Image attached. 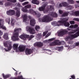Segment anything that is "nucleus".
Masks as SVG:
<instances>
[{"mask_svg":"<svg viewBox=\"0 0 79 79\" xmlns=\"http://www.w3.org/2000/svg\"><path fill=\"white\" fill-rule=\"evenodd\" d=\"M25 8H31V4H28L26 6H25Z\"/></svg>","mask_w":79,"mask_h":79,"instance_id":"obj_30","label":"nucleus"},{"mask_svg":"<svg viewBox=\"0 0 79 79\" xmlns=\"http://www.w3.org/2000/svg\"><path fill=\"white\" fill-rule=\"evenodd\" d=\"M62 6H64L65 7H66V6H68V3H67V2H62Z\"/></svg>","mask_w":79,"mask_h":79,"instance_id":"obj_28","label":"nucleus"},{"mask_svg":"<svg viewBox=\"0 0 79 79\" xmlns=\"http://www.w3.org/2000/svg\"><path fill=\"white\" fill-rule=\"evenodd\" d=\"M74 35V34L72 35H70L69 36L67 37L66 38V39H75V38H76V37H75L74 36H72V35Z\"/></svg>","mask_w":79,"mask_h":79,"instance_id":"obj_20","label":"nucleus"},{"mask_svg":"<svg viewBox=\"0 0 79 79\" xmlns=\"http://www.w3.org/2000/svg\"><path fill=\"white\" fill-rule=\"evenodd\" d=\"M16 75L17 74V72L16 73Z\"/></svg>","mask_w":79,"mask_h":79,"instance_id":"obj_64","label":"nucleus"},{"mask_svg":"<svg viewBox=\"0 0 79 79\" xmlns=\"http://www.w3.org/2000/svg\"><path fill=\"white\" fill-rule=\"evenodd\" d=\"M67 29L68 31H71V29H69V28H67Z\"/></svg>","mask_w":79,"mask_h":79,"instance_id":"obj_60","label":"nucleus"},{"mask_svg":"<svg viewBox=\"0 0 79 79\" xmlns=\"http://www.w3.org/2000/svg\"><path fill=\"white\" fill-rule=\"evenodd\" d=\"M2 76L3 78H4V79H7V78H8L9 77H10V76L8 75H5L4 73H3L2 74Z\"/></svg>","mask_w":79,"mask_h":79,"instance_id":"obj_21","label":"nucleus"},{"mask_svg":"<svg viewBox=\"0 0 79 79\" xmlns=\"http://www.w3.org/2000/svg\"><path fill=\"white\" fill-rule=\"evenodd\" d=\"M6 13L7 15L12 16L15 14V11L14 10H10L6 11Z\"/></svg>","mask_w":79,"mask_h":79,"instance_id":"obj_11","label":"nucleus"},{"mask_svg":"<svg viewBox=\"0 0 79 79\" xmlns=\"http://www.w3.org/2000/svg\"><path fill=\"white\" fill-rule=\"evenodd\" d=\"M68 32V31L66 30H63L57 33L58 36H63L65 34V33Z\"/></svg>","mask_w":79,"mask_h":79,"instance_id":"obj_10","label":"nucleus"},{"mask_svg":"<svg viewBox=\"0 0 79 79\" xmlns=\"http://www.w3.org/2000/svg\"><path fill=\"white\" fill-rule=\"evenodd\" d=\"M75 7L76 8H79V6H78V5H75Z\"/></svg>","mask_w":79,"mask_h":79,"instance_id":"obj_49","label":"nucleus"},{"mask_svg":"<svg viewBox=\"0 0 79 79\" xmlns=\"http://www.w3.org/2000/svg\"><path fill=\"white\" fill-rule=\"evenodd\" d=\"M33 52V49H29L26 48L25 50V53L27 55H31V54Z\"/></svg>","mask_w":79,"mask_h":79,"instance_id":"obj_12","label":"nucleus"},{"mask_svg":"<svg viewBox=\"0 0 79 79\" xmlns=\"http://www.w3.org/2000/svg\"><path fill=\"white\" fill-rule=\"evenodd\" d=\"M19 37H20V38H21V39H23L24 40H26V38H29L28 40L29 41L31 40L34 37V35H30V36H29V35H22L20 36Z\"/></svg>","mask_w":79,"mask_h":79,"instance_id":"obj_5","label":"nucleus"},{"mask_svg":"<svg viewBox=\"0 0 79 79\" xmlns=\"http://www.w3.org/2000/svg\"><path fill=\"white\" fill-rule=\"evenodd\" d=\"M5 5H6V6H11V5H12V3L11 2H6L5 4Z\"/></svg>","mask_w":79,"mask_h":79,"instance_id":"obj_26","label":"nucleus"},{"mask_svg":"<svg viewBox=\"0 0 79 79\" xmlns=\"http://www.w3.org/2000/svg\"><path fill=\"white\" fill-rule=\"evenodd\" d=\"M74 28H76L78 27V25L77 24H75L74 25Z\"/></svg>","mask_w":79,"mask_h":79,"instance_id":"obj_48","label":"nucleus"},{"mask_svg":"<svg viewBox=\"0 0 79 79\" xmlns=\"http://www.w3.org/2000/svg\"><path fill=\"white\" fill-rule=\"evenodd\" d=\"M2 22V20L0 19V26H1V22Z\"/></svg>","mask_w":79,"mask_h":79,"instance_id":"obj_57","label":"nucleus"},{"mask_svg":"<svg viewBox=\"0 0 79 79\" xmlns=\"http://www.w3.org/2000/svg\"><path fill=\"white\" fill-rule=\"evenodd\" d=\"M52 20V19L48 15H45L41 19L42 22H44V23L50 22Z\"/></svg>","mask_w":79,"mask_h":79,"instance_id":"obj_6","label":"nucleus"},{"mask_svg":"<svg viewBox=\"0 0 79 79\" xmlns=\"http://www.w3.org/2000/svg\"><path fill=\"white\" fill-rule=\"evenodd\" d=\"M69 23L71 24H74V23H75V22L74 21H70L69 22Z\"/></svg>","mask_w":79,"mask_h":79,"instance_id":"obj_42","label":"nucleus"},{"mask_svg":"<svg viewBox=\"0 0 79 79\" xmlns=\"http://www.w3.org/2000/svg\"><path fill=\"white\" fill-rule=\"evenodd\" d=\"M3 38L5 39V40H8V35L7 33H5L3 35Z\"/></svg>","mask_w":79,"mask_h":79,"instance_id":"obj_17","label":"nucleus"},{"mask_svg":"<svg viewBox=\"0 0 79 79\" xmlns=\"http://www.w3.org/2000/svg\"><path fill=\"white\" fill-rule=\"evenodd\" d=\"M10 2H11L12 3H15L16 2V0H6Z\"/></svg>","mask_w":79,"mask_h":79,"instance_id":"obj_34","label":"nucleus"},{"mask_svg":"<svg viewBox=\"0 0 79 79\" xmlns=\"http://www.w3.org/2000/svg\"><path fill=\"white\" fill-rule=\"evenodd\" d=\"M42 1H45L46 0H42Z\"/></svg>","mask_w":79,"mask_h":79,"instance_id":"obj_63","label":"nucleus"},{"mask_svg":"<svg viewBox=\"0 0 79 79\" xmlns=\"http://www.w3.org/2000/svg\"><path fill=\"white\" fill-rule=\"evenodd\" d=\"M51 34V33H48L45 36V37L46 38H47V37H48V36H49V35H50Z\"/></svg>","mask_w":79,"mask_h":79,"instance_id":"obj_45","label":"nucleus"},{"mask_svg":"<svg viewBox=\"0 0 79 79\" xmlns=\"http://www.w3.org/2000/svg\"><path fill=\"white\" fill-rule=\"evenodd\" d=\"M43 43L41 42H36L34 44L35 47H37L38 48H40L43 46Z\"/></svg>","mask_w":79,"mask_h":79,"instance_id":"obj_13","label":"nucleus"},{"mask_svg":"<svg viewBox=\"0 0 79 79\" xmlns=\"http://www.w3.org/2000/svg\"><path fill=\"white\" fill-rule=\"evenodd\" d=\"M13 79H17V78H13Z\"/></svg>","mask_w":79,"mask_h":79,"instance_id":"obj_62","label":"nucleus"},{"mask_svg":"<svg viewBox=\"0 0 79 79\" xmlns=\"http://www.w3.org/2000/svg\"><path fill=\"white\" fill-rule=\"evenodd\" d=\"M37 36H39V37H41V35L39 33L38 34Z\"/></svg>","mask_w":79,"mask_h":79,"instance_id":"obj_54","label":"nucleus"},{"mask_svg":"<svg viewBox=\"0 0 79 79\" xmlns=\"http://www.w3.org/2000/svg\"><path fill=\"white\" fill-rule=\"evenodd\" d=\"M31 3L33 4H35L36 5H39V2L37 0H32L31 1Z\"/></svg>","mask_w":79,"mask_h":79,"instance_id":"obj_18","label":"nucleus"},{"mask_svg":"<svg viewBox=\"0 0 79 79\" xmlns=\"http://www.w3.org/2000/svg\"><path fill=\"white\" fill-rule=\"evenodd\" d=\"M55 38H51V39H49L48 40V41L52 42V41H53V40H55Z\"/></svg>","mask_w":79,"mask_h":79,"instance_id":"obj_41","label":"nucleus"},{"mask_svg":"<svg viewBox=\"0 0 79 79\" xmlns=\"http://www.w3.org/2000/svg\"><path fill=\"white\" fill-rule=\"evenodd\" d=\"M40 27L38 25H36L35 28V29L36 30V31H39V30L40 29Z\"/></svg>","mask_w":79,"mask_h":79,"instance_id":"obj_32","label":"nucleus"},{"mask_svg":"<svg viewBox=\"0 0 79 79\" xmlns=\"http://www.w3.org/2000/svg\"><path fill=\"white\" fill-rule=\"evenodd\" d=\"M76 2H77V3H79V1H76Z\"/></svg>","mask_w":79,"mask_h":79,"instance_id":"obj_58","label":"nucleus"},{"mask_svg":"<svg viewBox=\"0 0 79 79\" xmlns=\"http://www.w3.org/2000/svg\"><path fill=\"white\" fill-rule=\"evenodd\" d=\"M27 16L26 15H24L23 17V21L26 22L27 21Z\"/></svg>","mask_w":79,"mask_h":79,"instance_id":"obj_23","label":"nucleus"},{"mask_svg":"<svg viewBox=\"0 0 79 79\" xmlns=\"http://www.w3.org/2000/svg\"><path fill=\"white\" fill-rule=\"evenodd\" d=\"M18 47V44H14L13 45V48L14 50H16Z\"/></svg>","mask_w":79,"mask_h":79,"instance_id":"obj_24","label":"nucleus"},{"mask_svg":"<svg viewBox=\"0 0 79 79\" xmlns=\"http://www.w3.org/2000/svg\"><path fill=\"white\" fill-rule=\"evenodd\" d=\"M18 6H20V4L19 3H18V4H17Z\"/></svg>","mask_w":79,"mask_h":79,"instance_id":"obj_56","label":"nucleus"},{"mask_svg":"<svg viewBox=\"0 0 79 79\" xmlns=\"http://www.w3.org/2000/svg\"><path fill=\"white\" fill-rule=\"evenodd\" d=\"M3 32H2L1 30H0V36L2 35H3Z\"/></svg>","mask_w":79,"mask_h":79,"instance_id":"obj_50","label":"nucleus"},{"mask_svg":"<svg viewBox=\"0 0 79 79\" xmlns=\"http://www.w3.org/2000/svg\"><path fill=\"white\" fill-rule=\"evenodd\" d=\"M48 31H45L43 32V36H45L46 35V34L48 33Z\"/></svg>","mask_w":79,"mask_h":79,"instance_id":"obj_37","label":"nucleus"},{"mask_svg":"<svg viewBox=\"0 0 79 79\" xmlns=\"http://www.w3.org/2000/svg\"><path fill=\"white\" fill-rule=\"evenodd\" d=\"M74 15L75 16H79V11H75L73 13Z\"/></svg>","mask_w":79,"mask_h":79,"instance_id":"obj_25","label":"nucleus"},{"mask_svg":"<svg viewBox=\"0 0 79 79\" xmlns=\"http://www.w3.org/2000/svg\"><path fill=\"white\" fill-rule=\"evenodd\" d=\"M76 46H79V42H76L75 44Z\"/></svg>","mask_w":79,"mask_h":79,"instance_id":"obj_47","label":"nucleus"},{"mask_svg":"<svg viewBox=\"0 0 79 79\" xmlns=\"http://www.w3.org/2000/svg\"><path fill=\"white\" fill-rule=\"evenodd\" d=\"M59 6H60V7H62V6H63V5H62V3H60L59 4Z\"/></svg>","mask_w":79,"mask_h":79,"instance_id":"obj_53","label":"nucleus"},{"mask_svg":"<svg viewBox=\"0 0 79 79\" xmlns=\"http://www.w3.org/2000/svg\"><path fill=\"white\" fill-rule=\"evenodd\" d=\"M4 45L5 46V47H7V49L4 48V50H5L6 52H8V51L11 50L12 48V46H11V42L10 41H7L4 42Z\"/></svg>","mask_w":79,"mask_h":79,"instance_id":"obj_4","label":"nucleus"},{"mask_svg":"<svg viewBox=\"0 0 79 79\" xmlns=\"http://www.w3.org/2000/svg\"><path fill=\"white\" fill-rule=\"evenodd\" d=\"M63 48V47H60L58 48V50L59 52H61L62 50V49Z\"/></svg>","mask_w":79,"mask_h":79,"instance_id":"obj_35","label":"nucleus"},{"mask_svg":"<svg viewBox=\"0 0 79 79\" xmlns=\"http://www.w3.org/2000/svg\"><path fill=\"white\" fill-rule=\"evenodd\" d=\"M22 10L24 13H27V10L26 9L23 8L22 9Z\"/></svg>","mask_w":79,"mask_h":79,"instance_id":"obj_36","label":"nucleus"},{"mask_svg":"<svg viewBox=\"0 0 79 79\" xmlns=\"http://www.w3.org/2000/svg\"><path fill=\"white\" fill-rule=\"evenodd\" d=\"M56 45V41H54L52 43H51L49 44V46H55Z\"/></svg>","mask_w":79,"mask_h":79,"instance_id":"obj_22","label":"nucleus"},{"mask_svg":"<svg viewBox=\"0 0 79 79\" xmlns=\"http://www.w3.org/2000/svg\"><path fill=\"white\" fill-rule=\"evenodd\" d=\"M69 27L70 28H73L74 27V25H70Z\"/></svg>","mask_w":79,"mask_h":79,"instance_id":"obj_52","label":"nucleus"},{"mask_svg":"<svg viewBox=\"0 0 79 79\" xmlns=\"http://www.w3.org/2000/svg\"><path fill=\"white\" fill-rule=\"evenodd\" d=\"M26 47L25 46H20L19 47V50L20 52H23L26 49Z\"/></svg>","mask_w":79,"mask_h":79,"instance_id":"obj_14","label":"nucleus"},{"mask_svg":"<svg viewBox=\"0 0 79 79\" xmlns=\"http://www.w3.org/2000/svg\"><path fill=\"white\" fill-rule=\"evenodd\" d=\"M29 3V2H25L23 3L22 5L23 6H24V5H27Z\"/></svg>","mask_w":79,"mask_h":79,"instance_id":"obj_43","label":"nucleus"},{"mask_svg":"<svg viewBox=\"0 0 79 79\" xmlns=\"http://www.w3.org/2000/svg\"><path fill=\"white\" fill-rule=\"evenodd\" d=\"M68 2L70 4H73L74 2L73 0H68Z\"/></svg>","mask_w":79,"mask_h":79,"instance_id":"obj_29","label":"nucleus"},{"mask_svg":"<svg viewBox=\"0 0 79 79\" xmlns=\"http://www.w3.org/2000/svg\"><path fill=\"white\" fill-rule=\"evenodd\" d=\"M55 22L52 23L54 24H55Z\"/></svg>","mask_w":79,"mask_h":79,"instance_id":"obj_61","label":"nucleus"},{"mask_svg":"<svg viewBox=\"0 0 79 79\" xmlns=\"http://www.w3.org/2000/svg\"><path fill=\"white\" fill-rule=\"evenodd\" d=\"M14 10H16V15L17 17H19L20 16V10L19 9L15 7L14 8Z\"/></svg>","mask_w":79,"mask_h":79,"instance_id":"obj_15","label":"nucleus"},{"mask_svg":"<svg viewBox=\"0 0 79 79\" xmlns=\"http://www.w3.org/2000/svg\"><path fill=\"white\" fill-rule=\"evenodd\" d=\"M21 78H22V76H20L18 77H17V79H21Z\"/></svg>","mask_w":79,"mask_h":79,"instance_id":"obj_51","label":"nucleus"},{"mask_svg":"<svg viewBox=\"0 0 79 79\" xmlns=\"http://www.w3.org/2000/svg\"><path fill=\"white\" fill-rule=\"evenodd\" d=\"M73 20L74 21H79V19L78 18H74L73 19Z\"/></svg>","mask_w":79,"mask_h":79,"instance_id":"obj_39","label":"nucleus"},{"mask_svg":"<svg viewBox=\"0 0 79 79\" xmlns=\"http://www.w3.org/2000/svg\"><path fill=\"white\" fill-rule=\"evenodd\" d=\"M51 16L52 17H54V18H57L58 17V14L55 12H52L51 14Z\"/></svg>","mask_w":79,"mask_h":79,"instance_id":"obj_19","label":"nucleus"},{"mask_svg":"<svg viewBox=\"0 0 79 79\" xmlns=\"http://www.w3.org/2000/svg\"><path fill=\"white\" fill-rule=\"evenodd\" d=\"M58 41V40H56V45H61V42H59L58 43H57V42Z\"/></svg>","mask_w":79,"mask_h":79,"instance_id":"obj_38","label":"nucleus"},{"mask_svg":"<svg viewBox=\"0 0 79 79\" xmlns=\"http://www.w3.org/2000/svg\"><path fill=\"white\" fill-rule=\"evenodd\" d=\"M19 31H21V28H16L14 29V35L11 37V39L13 41H16L19 40Z\"/></svg>","mask_w":79,"mask_h":79,"instance_id":"obj_2","label":"nucleus"},{"mask_svg":"<svg viewBox=\"0 0 79 79\" xmlns=\"http://www.w3.org/2000/svg\"><path fill=\"white\" fill-rule=\"evenodd\" d=\"M6 21L7 23H8L9 24H10V19H7L6 20Z\"/></svg>","mask_w":79,"mask_h":79,"instance_id":"obj_44","label":"nucleus"},{"mask_svg":"<svg viewBox=\"0 0 79 79\" xmlns=\"http://www.w3.org/2000/svg\"><path fill=\"white\" fill-rule=\"evenodd\" d=\"M28 18H29L30 19H31V17L30 16H28Z\"/></svg>","mask_w":79,"mask_h":79,"instance_id":"obj_59","label":"nucleus"},{"mask_svg":"<svg viewBox=\"0 0 79 79\" xmlns=\"http://www.w3.org/2000/svg\"><path fill=\"white\" fill-rule=\"evenodd\" d=\"M26 29L27 31H28L31 34H34L35 33V30L34 29V28H32L30 27H26Z\"/></svg>","mask_w":79,"mask_h":79,"instance_id":"obj_9","label":"nucleus"},{"mask_svg":"<svg viewBox=\"0 0 79 79\" xmlns=\"http://www.w3.org/2000/svg\"><path fill=\"white\" fill-rule=\"evenodd\" d=\"M59 13L60 15H62L63 13V11L61 10H59Z\"/></svg>","mask_w":79,"mask_h":79,"instance_id":"obj_40","label":"nucleus"},{"mask_svg":"<svg viewBox=\"0 0 79 79\" xmlns=\"http://www.w3.org/2000/svg\"><path fill=\"white\" fill-rule=\"evenodd\" d=\"M73 31L70 32H69V34H74L76 32H77V31H78L77 32H76L75 34H74V35H72V37H79V27H77L76 30H72Z\"/></svg>","mask_w":79,"mask_h":79,"instance_id":"obj_7","label":"nucleus"},{"mask_svg":"<svg viewBox=\"0 0 79 79\" xmlns=\"http://www.w3.org/2000/svg\"><path fill=\"white\" fill-rule=\"evenodd\" d=\"M29 13H30V14L33 15V16H36L38 18H39L41 15L40 13L39 12L37 13L35 12V11L32 9H30L29 10Z\"/></svg>","mask_w":79,"mask_h":79,"instance_id":"obj_8","label":"nucleus"},{"mask_svg":"<svg viewBox=\"0 0 79 79\" xmlns=\"http://www.w3.org/2000/svg\"><path fill=\"white\" fill-rule=\"evenodd\" d=\"M68 8L69 10H72L73 8H74V6H68Z\"/></svg>","mask_w":79,"mask_h":79,"instance_id":"obj_31","label":"nucleus"},{"mask_svg":"<svg viewBox=\"0 0 79 79\" xmlns=\"http://www.w3.org/2000/svg\"><path fill=\"white\" fill-rule=\"evenodd\" d=\"M1 27V28H2V29H4L5 31L6 30V27H5L2 26Z\"/></svg>","mask_w":79,"mask_h":79,"instance_id":"obj_46","label":"nucleus"},{"mask_svg":"<svg viewBox=\"0 0 79 79\" xmlns=\"http://www.w3.org/2000/svg\"><path fill=\"white\" fill-rule=\"evenodd\" d=\"M30 24L31 26H34L35 24V20L34 19L30 20Z\"/></svg>","mask_w":79,"mask_h":79,"instance_id":"obj_16","label":"nucleus"},{"mask_svg":"<svg viewBox=\"0 0 79 79\" xmlns=\"http://www.w3.org/2000/svg\"><path fill=\"white\" fill-rule=\"evenodd\" d=\"M47 5L45 4L43 6L39 8V10L40 11H44L45 13H48V11H52V10H53V7L52 6H48L45 9Z\"/></svg>","mask_w":79,"mask_h":79,"instance_id":"obj_1","label":"nucleus"},{"mask_svg":"<svg viewBox=\"0 0 79 79\" xmlns=\"http://www.w3.org/2000/svg\"><path fill=\"white\" fill-rule=\"evenodd\" d=\"M68 21L67 19H64L61 20L59 21L57 23V25L58 26H62L64 24L65 27H69V22H66Z\"/></svg>","mask_w":79,"mask_h":79,"instance_id":"obj_3","label":"nucleus"},{"mask_svg":"<svg viewBox=\"0 0 79 79\" xmlns=\"http://www.w3.org/2000/svg\"><path fill=\"white\" fill-rule=\"evenodd\" d=\"M69 14L67 12H65L63 14L62 16L63 17H66L67 16H68Z\"/></svg>","mask_w":79,"mask_h":79,"instance_id":"obj_27","label":"nucleus"},{"mask_svg":"<svg viewBox=\"0 0 79 79\" xmlns=\"http://www.w3.org/2000/svg\"><path fill=\"white\" fill-rule=\"evenodd\" d=\"M14 19H11V25L12 26H15V23L14 22H13Z\"/></svg>","mask_w":79,"mask_h":79,"instance_id":"obj_33","label":"nucleus"},{"mask_svg":"<svg viewBox=\"0 0 79 79\" xmlns=\"http://www.w3.org/2000/svg\"><path fill=\"white\" fill-rule=\"evenodd\" d=\"M20 2H24L25 1V0H19Z\"/></svg>","mask_w":79,"mask_h":79,"instance_id":"obj_55","label":"nucleus"}]
</instances>
